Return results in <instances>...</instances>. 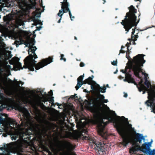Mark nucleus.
Listing matches in <instances>:
<instances>
[{
  "label": "nucleus",
  "instance_id": "5701e85b",
  "mask_svg": "<svg viewBox=\"0 0 155 155\" xmlns=\"http://www.w3.org/2000/svg\"><path fill=\"white\" fill-rule=\"evenodd\" d=\"M61 137L63 138H68L71 139H76V137L71 132H68L65 135L61 136Z\"/></svg>",
  "mask_w": 155,
  "mask_h": 155
},
{
  "label": "nucleus",
  "instance_id": "f03ea898",
  "mask_svg": "<svg viewBox=\"0 0 155 155\" xmlns=\"http://www.w3.org/2000/svg\"><path fill=\"white\" fill-rule=\"evenodd\" d=\"M32 49H29L28 51L29 55L24 60V65L22 67L21 64L18 62L19 59L17 57H14L12 58V60L16 62L14 66L13 70L15 71L19 70L23 68H28L30 71H34L35 67L36 70H38L48 64L51 63L53 59L52 56H49L48 58L42 59L41 61L36 64L37 61L35 59L38 58L35 51L37 49L35 46H32Z\"/></svg>",
  "mask_w": 155,
  "mask_h": 155
},
{
  "label": "nucleus",
  "instance_id": "de8ad7c7",
  "mask_svg": "<svg viewBox=\"0 0 155 155\" xmlns=\"http://www.w3.org/2000/svg\"><path fill=\"white\" fill-rule=\"evenodd\" d=\"M128 51L126 53V58H128L127 55H129L130 53V51H129V50H128Z\"/></svg>",
  "mask_w": 155,
  "mask_h": 155
},
{
  "label": "nucleus",
  "instance_id": "20e7f679",
  "mask_svg": "<svg viewBox=\"0 0 155 155\" xmlns=\"http://www.w3.org/2000/svg\"><path fill=\"white\" fill-rule=\"evenodd\" d=\"M145 56V55L142 54H138L134 57L132 61L127 64L125 70H120L121 72L125 74V81L128 74H130L129 73L131 70L133 71L134 75L136 77L140 78L139 73L142 71V67L143 66V64L146 61L143 58Z\"/></svg>",
  "mask_w": 155,
  "mask_h": 155
},
{
  "label": "nucleus",
  "instance_id": "4468645a",
  "mask_svg": "<svg viewBox=\"0 0 155 155\" xmlns=\"http://www.w3.org/2000/svg\"><path fill=\"white\" fill-rule=\"evenodd\" d=\"M61 9L62 11H64L66 12H68L70 18H71V13L69 8V3L67 2V0H64L63 2H61Z\"/></svg>",
  "mask_w": 155,
  "mask_h": 155
},
{
  "label": "nucleus",
  "instance_id": "680f3d73",
  "mask_svg": "<svg viewBox=\"0 0 155 155\" xmlns=\"http://www.w3.org/2000/svg\"><path fill=\"white\" fill-rule=\"evenodd\" d=\"M76 95H75V99H76L78 98V97L77 96H76Z\"/></svg>",
  "mask_w": 155,
  "mask_h": 155
},
{
  "label": "nucleus",
  "instance_id": "c9c22d12",
  "mask_svg": "<svg viewBox=\"0 0 155 155\" xmlns=\"http://www.w3.org/2000/svg\"><path fill=\"white\" fill-rule=\"evenodd\" d=\"M49 102L50 103H53L54 101V97H51V98L50 99Z\"/></svg>",
  "mask_w": 155,
  "mask_h": 155
},
{
  "label": "nucleus",
  "instance_id": "f8f14e48",
  "mask_svg": "<svg viewBox=\"0 0 155 155\" xmlns=\"http://www.w3.org/2000/svg\"><path fill=\"white\" fill-rule=\"evenodd\" d=\"M91 89L94 91H96L97 94L100 93L101 92L104 93L106 89V87L105 86L101 87L99 84L97 83H95L94 85H91Z\"/></svg>",
  "mask_w": 155,
  "mask_h": 155
},
{
  "label": "nucleus",
  "instance_id": "69168bd1",
  "mask_svg": "<svg viewBox=\"0 0 155 155\" xmlns=\"http://www.w3.org/2000/svg\"><path fill=\"white\" fill-rule=\"evenodd\" d=\"M74 39L76 40H77V37L75 36L74 37Z\"/></svg>",
  "mask_w": 155,
  "mask_h": 155
},
{
  "label": "nucleus",
  "instance_id": "dca6fc26",
  "mask_svg": "<svg viewBox=\"0 0 155 155\" xmlns=\"http://www.w3.org/2000/svg\"><path fill=\"white\" fill-rule=\"evenodd\" d=\"M88 132L87 129H84L82 130V133L81 134V137L84 140H90L91 138L88 136Z\"/></svg>",
  "mask_w": 155,
  "mask_h": 155
},
{
  "label": "nucleus",
  "instance_id": "864d4df0",
  "mask_svg": "<svg viewBox=\"0 0 155 155\" xmlns=\"http://www.w3.org/2000/svg\"><path fill=\"white\" fill-rule=\"evenodd\" d=\"M133 38H131H131H128V40H129V41H130H130H132V40H133Z\"/></svg>",
  "mask_w": 155,
  "mask_h": 155
},
{
  "label": "nucleus",
  "instance_id": "4be33fe9",
  "mask_svg": "<svg viewBox=\"0 0 155 155\" xmlns=\"http://www.w3.org/2000/svg\"><path fill=\"white\" fill-rule=\"evenodd\" d=\"M34 106H37L39 107L42 109H44L45 108V106L42 102L41 100H37L35 103H34Z\"/></svg>",
  "mask_w": 155,
  "mask_h": 155
},
{
  "label": "nucleus",
  "instance_id": "8fccbe9b",
  "mask_svg": "<svg viewBox=\"0 0 155 155\" xmlns=\"http://www.w3.org/2000/svg\"><path fill=\"white\" fill-rule=\"evenodd\" d=\"M48 93L50 94V96H52L53 95L52 90H50Z\"/></svg>",
  "mask_w": 155,
  "mask_h": 155
},
{
  "label": "nucleus",
  "instance_id": "72a5a7b5",
  "mask_svg": "<svg viewBox=\"0 0 155 155\" xmlns=\"http://www.w3.org/2000/svg\"><path fill=\"white\" fill-rule=\"evenodd\" d=\"M64 55L63 54H61V58H60V60H63L64 61H66V59L65 58H64Z\"/></svg>",
  "mask_w": 155,
  "mask_h": 155
},
{
  "label": "nucleus",
  "instance_id": "774afa93",
  "mask_svg": "<svg viewBox=\"0 0 155 155\" xmlns=\"http://www.w3.org/2000/svg\"><path fill=\"white\" fill-rule=\"evenodd\" d=\"M8 67V68H10V65H8V66H7Z\"/></svg>",
  "mask_w": 155,
  "mask_h": 155
},
{
  "label": "nucleus",
  "instance_id": "6ab92c4d",
  "mask_svg": "<svg viewBox=\"0 0 155 155\" xmlns=\"http://www.w3.org/2000/svg\"><path fill=\"white\" fill-rule=\"evenodd\" d=\"M37 0H32L30 2L31 3L28 5V7L30 9H36V11H38L40 10V8H37L36 5L37 3L36 1Z\"/></svg>",
  "mask_w": 155,
  "mask_h": 155
},
{
  "label": "nucleus",
  "instance_id": "58836bf2",
  "mask_svg": "<svg viewBox=\"0 0 155 155\" xmlns=\"http://www.w3.org/2000/svg\"><path fill=\"white\" fill-rule=\"evenodd\" d=\"M117 60H116V61H114L111 64L112 65L114 66H117Z\"/></svg>",
  "mask_w": 155,
  "mask_h": 155
},
{
  "label": "nucleus",
  "instance_id": "5fc2aeb1",
  "mask_svg": "<svg viewBox=\"0 0 155 155\" xmlns=\"http://www.w3.org/2000/svg\"><path fill=\"white\" fill-rule=\"evenodd\" d=\"M132 41H133V43H133L132 44L133 45H136V43L135 42V41H134V39H133V40Z\"/></svg>",
  "mask_w": 155,
  "mask_h": 155
},
{
  "label": "nucleus",
  "instance_id": "6e6d98bb",
  "mask_svg": "<svg viewBox=\"0 0 155 155\" xmlns=\"http://www.w3.org/2000/svg\"><path fill=\"white\" fill-rule=\"evenodd\" d=\"M127 93H125L124 95V97H127Z\"/></svg>",
  "mask_w": 155,
  "mask_h": 155
},
{
  "label": "nucleus",
  "instance_id": "9b49d317",
  "mask_svg": "<svg viewBox=\"0 0 155 155\" xmlns=\"http://www.w3.org/2000/svg\"><path fill=\"white\" fill-rule=\"evenodd\" d=\"M152 141L143 143L142 145V147L146 150V151L144 152L146 154H148V155H155V149L151 150L150 147L151 146Z\"/></svg>",
  "mask_w": 155,
  "mask_h": 155
},
{
  "label": "nucleus",
  "instance_id": "aec40b11",
  "mask_svg": "<svg viewBox=\"0 0 155 155\" xmlns=\"http://www.w3.org/2000/svg\"><path fill=\"white\" fill-rule=\"evenodd\" d=\"M46 117H20V119H21V122L22 124L23 123L26 124L28 122V120L30 119H33L34 118L35 119H37L38 117H43L45 118H46Z\"/></svg>",
  "mask_w": 155,
  "mask_h": 155
},
{
  "label": "nucleus",
  "instance_id": "a211bd4d",
  "mask_svg": "<svg viewBox=\"0 0 155 155\" xmlns=\"http://www.w3.org/2000/svg\"><path fill=\"white\" fill-rule=\"evenodd\" d=\"M135 134L134 140L140 143L141 142L142 140H145L144 137L142 134L136 133V132H135Z\"/></svg>",
  "mask_w": 155,
  "mask_h": 155
},
{
  "label": "nucleus",
  "instance_id": "6e6552de",
  "mask_svg": "<svg viewBox=\"0 0 155 155\" xmlns=\"http://www.w3.org/2000/svg\"><path fill=\"white\" fill-rule=\"evenodd\" d=\"M16 123V121L14 120L8 121L6 120L5 118L2 117H0V124H2L5 130L6 131L12 130L15 129L14 127L11 126V125L14 126Z\"/></svg>",
  "mask_w": 155,
  "mask_h": 155
},
{
  "label": "nucleus",
  "instance_id": "49530a36",
  "mask_svg": "<svg viewBox=\"0 0 155 155\" xmlns=\"http://www.w3.org/2000/svg\"><path fill=\"white\" fill-rule=\"evenodd\" d=\"M85 64L83 62H81L80 64V66L81 67H83L84 66Z\"/></svg>",
  "mask_w": 155,
  "mask_h": 155
},
{
  "label": "nucleus",
  "instance_id": "338daca9",
  "mask_svg": "<svg viewBox=\"0 0 155 155\" xmlns=\"http://www.w3.org/2000/svg\"><path fill=\"white\" fill-rule=\"evenodd\" d=\"M90 71L92 73H94V71L93 70H91Z\"/></svg>",
  "mask_w": 155,
  "mask_h": 155
},
{
  "label": "nucleus",
  "instance_id": "9d476101",
  "mask_svg": "<svg viewBox=\"0 0 155 155\" xmlns=\"http://www.w3.org/2000/svg\"><path fill=\"white\" fill-rule=\"evenodd\" d=\"M139 150L143 153L147 151L145 149L143 148L142 146L141 147L138 143H133L132 146L130 148L129 152L131 154H135V152Z\"/></svg>",
  "mask_w": 155,
  "mask_h": 155
},
{
  "label": "nucleus",
  "instance_id": "e2e57ef3",
  "mask_svg": "<svg viewBox=\"0 0 155 155\" xmlns=\"http://www.w3.org/2000/svg\"><path fill=\"white\" fill-rule=\"evenodd\" d=\"M124 48V46L123 45H122L121 47V49H122Z\"/></svg>",
  "mask_w": 155,
  "mask_h": 155
},
{
  "label": "nucleus",
  "instance_id": "79ce46f5",
  "mask_svg": "<svg viewBox=\"0 0 155 155\" xmlns=\"http://www.w3.org/2000/svg\"><path fill=\"white\" fill-rule=\"evenodd\" d=\"M134 41H136L137 40V38H138V36L137 35H134Z\"/></svg>",
  "mask_w": 155,
  "mask_h": 155
},
{
  "label": "nucleus",
  "instance_id": "37998d69",
  "mask_svg": "<svg viewBox=\"0 0 155 155\" xmlns=\"http://www.w3.org/2000/svg\"><path fill=\"white\" fill-rule=\"evenodd\" d=\"M126 51H125L123 50L122 49H121L120 51V52L118 55H119L120 53H124Z\"/></svg>",
  "mask_w": 155,
  "mask_h": 155
},
{
  "label": "nucleus",
  "instance_id": "4d7b16f0",
  "mask_svg": "<svg viewBox=\"0 0 155 155\" xmlns=\"http://www.w3.org/2000/svg\"><path fill=\"white\" fill-rule=\"evenodd\" d=\"M67 116L66 115H65L64 116Z\"/></svg>",
  "mask_w": 155,
  "mask_h": 155
},
{
  "label": "nucleus",
  "instance_id": "1a4fd4ad",
  "mask_svg": "<svg viewBox=\"0 0 155 155\" xmlns=\"http://www.w3.org/2000/svg\"><path fill=\"white\" fill-rule=\"evenodd\" d=\"M93 142L95 144V148L98 151L100 154L105 153L106 152L104 147L105 145L104 143L98 141H93Z\"/></svg>",
  "mask_w": 155,
  "mask_h": 155
},
{
  "label": "nucleus",
  "instance_id": "bb28decb",
  "mask_svg": "<svg viewBox=\"0 0 155 155\" xmlns=\"http://www.w3.org/2000/svg\"><path fill=\"white\" fill-rule=\"evenodd\" d=\"M15 80L16 81V83H14L15 86L19 88H21V87L19 86V84H21L22 85H23L24 83L21 81H17L16 80Z\"/></svg>",
  "mask_w": 155,
  "mask_h": 155
},
{
  "label": "nucleus",
  "instance_id": "c85d7f7f",
  "mask_svg": "<svg viewBox=\"0 0 155 155\" xmlns=\"http://www.w3.org/2000/svg\"><path fill=\"white\" fill-rule=\"evenodd\" d=\"M35 40L33 38H31L29 40V45H31L33 46L35 45Z\"/></svg>",
  "mask_w": 155,
  "mask_h": 155
},
{
  "label": "nucleus",
  "instance_id": "393cba45",
  "mask_svg": "<svg viewBox=\"0 0 155 155\" xmlns=\"http://www.w3.org/2000/svg\"><path fill=\"white\" fill-rule=\"evenodd\" d=\"M66 12L64 11H62V10H60L58 13V15L60 17V18L59 20L58 21V23H60L61 22V21L62 18V17L63 15L65 13H66Z\"/></svg>",
  "mask_w": 155,
  "mask_h": 155
},
{
  "label": "nucleus",
  "instance_id": "a18cd8bd",
  "mask_svg": "<svg viewBox=\"0 0 155 155\" xmlns=\"http://www.w3.org/2000/svg\"><path fill=\"white\" fill-rule=\"evenodd\" d=\"M127 124H128V127L130 129H132V125L131 124H129V122L127 121Z\"/></svg>",
  "mask_w": 155,
  "mask_h": 155
},
{
  "label": "nucleus",
  "instance_id": "ea45409f",
  "mask_svg": "<svg viewBox=\"0 0 155 155\" xmlns=\"http://www.w3.org/2000/svg\"><path fill=\"white\" fill-rule=\"evenodd\" d=\"M41 13L40 12H37L35 15V16L37 18H39L40 17Z\"/></svg>",
  "mask_w": 155,
  "mask_h": 155
},
{
  "label": "nucleus",
  "instance_id": "423d86ee",
  "mask_svg": "<svg viewBox=\"0 0 155 155\" xmlns=\"http://www.w3.org/2000/svg\"><path fill=\"white\" fill-rule=\"evenodd\" d=\"M144 84L146 85L145 87L138 88L140 92L143 91V94L147 92L148 100L145 102V104L147 106L152 108L151 112L155 114V86L152 88L150 82L147 79H145Z\"/></svg>",
  "mask_w": 155,
  "mask_h": 155
},
{
  "label": "nucleus",
  "instance_id": "2eb2a0df",
  "mask_svg": "<svg viewBox=\"0 0 155 155\" xmlns=\"http://www.w3.org/2000/svg\"><path fill=\"white\" fill-rule=\"evenodd\" d=\"M31 135H33L31 133L29 132L28 130L25 132L22 133L21 134V137L22 140L25 143H28V140H31Z\"/></svg>",
  "mask_w": 155,
  "mask_h": 155
},
{
  "label": "nucleus",
  "instance_id": "f257e3e1",
  "mask_svg": "<svg viewBox=\"0 0 155 155\" xmlns=\"http://www.w3.org/2000/svg\"><path fill=\"white\" fill-rule=\"evenodd\" d=\"M74 119H78V117H74ZM80 119H85L91 118V121L93 124L97 125L98 131L100 134L104 133L105 126L109 123H113L119 134L123 138L121 144L123 146H126L130 142L129 139L126 136L125 134V124L123 120L120 117H123L128 120L125 117H79Z\"/></svg>",
  "mask_w": 155,
  "mask_h": 155
},
{
  "label": "nucleus",
  "instance_id": "b1692460",
  "mask_svg": "<svg viewBox=\"0 0 155 155\" xmlns=\"http://www.w3.org/2000/svg\"><path fill=\"white\" fill-rule=\"evenodd\" d=\"M85 84H87L89 85H94L96 83L95 82L92 80V78L91 77H89L85 79L84 81Z\"/></svg>",
  "mask_w": 155,
  "mask_h": 155
},
{
  "label": "nucleus",
  "instance_id": "0eeeda50",
  "mask_svg": "<svg viewBox=\"0 0 155 155\" xmlns=\"http://www.w3.org/2000/svg\"><path fill=\"white\" fill-rule=\"evenodd\" d=\"M57 143L55 147L60 150L64 152L67 155H76L75 153H70V152L73 150L75 148V146L73 145L70 142L65 140H58V136L57 137Z\"/></svg>",
  "mask_w": 155,
  "mask_h": 155
},
{
  "label": "nucleus",
  "instance_id": "e433bc0d",
  "mask_svg": "<svg viewBox=\"0 0 155 155\" xmlns=\"http://www.w3.org/2000/svg\"><path fill=\"white\" fill-rule=\"evenodd\" d=\"M38 2L40 3V6L44 8L45 7V6H43L42 0H38Z\"/></svg>",
  "mask_w": 155,
  "mask_h": 155
},
{
  "label": "nucleus",
  "instance_id": "f3484780",
  "mask_svg": "<svg viewBox=\"0 0 155 155\" xmlns=\"http://www.w3.org/2000/svg\"><path fill=\"white\" fill-rule=\"evenodd\" d=\"M126 81H127L128 83L134 84L135 85L137 86V87L138 89V88H139V86L138 85V84H137V83L135 82L134 79L132 77L131 74H128L127 76Z\"/></svg>",
  "mask_w": 155,
  "mask_h": 155
},
{
  "label": "nucleus",
  "instance_id": "c03bdc74",
  "mask_svg": "<svg viewBox=\"0 0 155 155\" xmlns=\"http://www.w3.org/2000/svg\"><path fill=\"white\" fill-rule=\"evenodd\" d=\"M131 42H130V43H129L128 42H127V43L126 44V46L127 47V49L128 50H129V47L130 46V45H129V44H131Z\"/></svg>",
  "mask_w": 155,
  "mask_h": 155
},
{
  "label": "nucleus",
  "instance_id": "f704fd0d",
  "mask_svg": "<svg viewBox=\"0 0 155 155\" xmlns=\"http://www.w3.org/2000/svg\"><path fill=\"white\" fill-rule=\"evenodd\" d=\"M35 23L36 22L37 24L42 25V23L41 22V21L39 19H35V20L34 21Z\"/></svg>",
  "mask_w": 155,
  "mask_h": 155
},
{
  "label": "nucleus",
  "instance_id": "412c9836",
  "mask_svg": "<svg viewBox=\"0 0 155 155\" xmlns=\"http://www.w3.org/2000/svg\"><path fill=\"white\" fill-rule=\"evenodd\" d=\"M66 113L69 116H77L76 114L75 110L73 107L68 109Z\"/></svg>",
  "mask_w": 155,
  "mask_h": 155
},
{
  "label": "nucleus",
  "instance_id": "13d9d810",
  "mask_svg": "<svg viewBox=\"0 0 155 155\" xmlns=\"http://www.w3.org/2000/svg\"><path fill=\"white\" fill-rule=\"evenodd\" d=\"M75 18V17L74 16H72V15L71 16V18H70L71 20L72 21L73 20L72 19V18Z\"/></svg>",
  "mask_w": 155,
  "mask_h": 155
},
{
  "label": "nucleus",
  "instance_id": "3c124183",
  "mask_svg": "<svg viewBox=\"0 0 155 155\" xmlns=\"http://www.w3.org/2000/svg\"><path fill=\"white\" fill-rule=\"evenodd\" d=\"M108 101V100L107 99H104V100H103V101H102V102H101V103H107V102Z\"/></svg>",
  "mask_w": 155,
  "mask_h": 155
},
{
  "label": "nucleus",
  "instance_id": "09e8293b",
  "mask_svg": "<svg viewBox=\"0 0 155 155\" xmlns=\"http://www.w3.org/2000/svg\"><path fill=\"white\" fill-rule=\"evenodd\" d=\"M75 95H76V94H75L74 95H71V97H70L72 99H75Z\"/></svg>",
  "mask_w": 155,
  "mask_h": 155
},
{
  "label": "nucleus",
  "instance_id": "052dcab7",
  "mask_svg": "<svg viewBox=\"0 0 155 155\" xmlns=\"http://www.w3.org/2000/svg\"><path fill=\"white\" fill-rule=\"evenodd\" d=\"M4 116L6 117V116H8V114H4Z\"/></svg>",
  "mask_w": 155,
  "mask_h": 155
},
{
  "label": "nucleus",
  "instance_id": "ddd939ff",
  "mask_svg": "<svg viewBox=\"0 0 155 155\" xmlns=\"http://www.w3.org/2000/svg\"><path fill=\"white\" fill-rule=\"evenodd\" d=\"M11 109H15V110H18L23 114L22 116H31L28 110L24 107H22L20 106L18 107L15 106L11 105L9 106Z\"/></svg>",
  "mask_w": 155,
  "mask_h": 155
},
{
  "label": "nucleus",
  "instance_id": "a19ab883",
  "mask_svg": "<svg viewBox=\"0 0 155 155\" xmlns=\"http://www.w3.org/2000/svg\"><path fill=\"white\" fill-rule=\"evenodd\" d=\"M57 117V118L59 117L60 118H63H63H64V119H65V118L66 117L67 119H68V118L69 119H70V118L71 117Z\"/></svg>",
  "mask_w": 155,
  "mask_h": 155
},
{
  "label": "nucleus",
  "instance_id": "cd10ccee",
  "mask_svg": "<svg viewBox=\"0 0 155 155\" xmlns=\"http://www.w3.org/2000/svg\"><path fill=\"white\" fill-rule=\"evenodd\" d=\"M140 78H139L140 79V81L138 83V85L139 86V88H141L143 87H145V85L144 84H143V79L142 78H141L140 77Z\"/></svg>",
  "mask_w": 155,
  "mask_h": 155
},
{
  "label": "nucleus",
  "instance_id": "7c9ffc66",
  "mask_svg": "<svg viewBox=\"0 0 155 155\" xmlns=\"http://www.w3.org/2000/svg\"><path fill=\"white\" fill-rule=\"evenodd\" d=\"M42 102H43L45 103V102L49 101L48 98L47 97L44 98L41 100Z\"/></svg>",
  "mask_w": 155,
  "mask_h": 155
},
{
  "label": "nucleus",
  "instance_id": "7ed1b4c3",
  "mask_svg": "<svg viewBox=\"0 0 155 155\" xmlns=\"http://www.w3.org/2000/svg\"><path fill=\"white\" fill-rule=\"evenodd\" d=\"M97 97L88 102V106L90 110L96 115L93 116H119L117 115L114 111L111 110L107 105L103 104L105 109L102 107L101 102L104 100V95L97 94Z\"/></svg>",
  "mask_w": 155,
  "mask_h": 155
},
{
  "label": "nucleus",
  "instance_id": "a878e982",
  "mask_svg": "<svg viewBox=\"0 0 155 155\" xmlns=\"http://www.w3.org/2000/svg\"><path fill=\"white\" fill-rule=\"evenodd\" d=\"M78 83L76 86L75 87V88L76 90H77L79 88H80L81 86L83 84H85V83H84V82L83 81H77Z\"/></svg>",
  "mask_w": 155,
  "mask_h": 155
},
{
  "label": "nucleus",
  "instance_id": "c756f323",
  "mask_svg": "<svg viewBox=\"0 0 155 155\" xmlns=\"http://www.w3.org/2000/svg\"><path fill=\"white\" fill-rule=\"evenodd\" d=\"M84 77V74H83V75L80 76L77 79V81H83V80Z\"/></svg>",
  "mask_w": 155,
  "mask_h": 155
},
{
  "label": "nucleus",
  "instance_id": "bf43d9fd",
  "mask_svg": "<svg viewBox=\"0 0 155 155\" xmlns=\"http://www.w3.org/2000/svg\"><path fill=\"white\" fill-rule=\"evenodd\" d=\"M0 149L1 150H4V148L2 147H0Z\"/></svg>",
  "mask_w": 155,
  "mask_h": 155
},
{
  "label": "nucleus",
  "instance_id": "39448f33",
  "mask_svg": "<svg viewBox=\"0 0 155 155\" xmlns=\"http://www.w3.org/2000/svg\"><path fill=\"white\" fill-rule=\"evenodd\" d=\"M128 9L129 12L126 13L124 19L121 22L124 28L127 32H128L133 27L137 26L140 19L139 18L137 21V17L135 15L137 9L135 8L134 6L132 5H130Z\"/></svg>",
  "mask_w": 155,
  "mask_h": 155
},
{
  "label": "nucleus",
  "instance_id": "2f4dec72",
  "mask_svg": "<svg viewBox=\"0 0 155 155\" xmlns=\"http://www.w3.org/2000/svg\"><path fill=\"white\" fill-rule=\"evenodd\" d=\"M45 150V151H46V153H48V155H52V153L50 151L48 148H46Z\"/></svg>",
  "mask_w": 155,
  "mask_h": 155
},
{
  "label": "nucleus",
  "instance_id": "473e14b6",
  "mask_svg": "<svg viewBox=\"0 0 155 155\" xmlns=\"http://www.w3.org/2000/svg\"><path fill=\"white\" fill-rule=\"evenodd\" d=\"M3 147L4 148L5 150H7L8 148H9V145L8 144L6 145L4 144L3 145Z\"/></svg>",
  "mask_w": 155,
  "mask_h": 155
},
{
  "label": "nucleus",
  "instance_id": "603ef678",
  "mask_svg": "<svg viewBox=\"0 0 155 155\" xmlns=\"http://www.w3.org/2000/svg\"><path fill=\"white\" fill-rule=\"evenodd\" d=\"M29 42L27 41L24 43V44L26 46H28L27 45H29Z\"/></svg>",
  "mask_w": 155,
  "mask_h": 155
},
{
  "label": "nucleus",
  "instance_id": "4c0bfd02",
  "mask_svg": "<svg viewBox=\"0 0 155 155\" xmlns=\"http://www.w3.org/2000/svg\"><path fill=\"white\" fill-rule=\"evenodd\" d=\"M135 29H136V28L132 29V31L131 33V35L132 38H133V37H134V36L133 35H134V34L135 32Z\"/></svg>",
  "mask_w": 155,
  "mask_h": 155
},
{
  "label": "nucleus",
  "instance_id": "0e129e2a",
  "mask_svg": "<svg viewBox=\"0 0 155 155\" xmlns=\"http://www.w3.org/2000/svg\"><path fill=\"white\" fill-rule=\"evenodd\" d=\"M84 92H88V91L87 92V91H86V89H84Z\"/></svg>",
  "mask_w": 155,
  "mask_h": 155
}]
</instances>
